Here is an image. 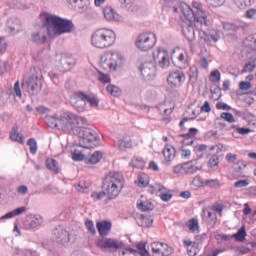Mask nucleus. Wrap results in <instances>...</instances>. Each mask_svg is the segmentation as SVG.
Segmentation results:
<instances>
[{
  "label": "nucleus",
  "mask_w": 256,
  "mask_h": 256,
  "mask_svg": "<svg viewBox=\"0 0 256 256\" xmlns=\"http://www.w3.org/2000/svg\"><path fill=\"white\" fill-rule=\"evenodd\" d=\"M40 19L43 23V27H46L48 37L53 35H63L65 33H71L75 29L73 21L63 19L59 16L51 15L44 12L40 15Z\"/></svg>",
  "instance_id": "f257e3e1"
},
{
  "label": "nucleus",
  "mask_w": 256,
  "mask_h": 256,
  "mask_svg": "<svg viewBox=\"0 0 256 256\" xmlns=\"http://www.w3.org/2000/svg\"><path fill=\"white\" fill-rule=\"evenodd\" d=\"M124 187L123 176L119 173H114L105 178L102 183L101 189L106 193L107 199L105 203L117 199L121 193V189Z\"/></svg>",
  "instance_id": "f03ea898"
},
{
  "label": "nucleus",
  "mask_w": 256,
  "mask_h": 256,
  "mask_svg": "<svg viewBox=\"0 0 256 256\" xmlns=\"http://www.w3.org/2000/svg\"><path fill=\"white\" fill-rule=\"evenodd\" d=\"M22 89L27 91L30 97H35L41 93L43 89V74L41 68L34 67L28 78L22 81Z\"/></svg>",
  "instance_id": "7ed1b4c3"
},
{
  "label": "nucleus",
  "mask_w": 256,
  "mask_h": 256,
  "mask_svg": "<svg viewBox=\"0 0 256 256\" xmlns=\"http://www.w3.org/2000/svg\"><path fill=\"white\" fill-rule=\"evenodd\" d=\"M186 19H194L196 23H200L202 27H211V19H209V13L203 9L201 2H193L192 8L187 6V10L184 12Z\"/></svg>",
  "instance_id": "20e7f679"
},
{
  "label": "nucleus",
  "mask_w": 256,
  "mask_h": 256,
  "mask_svg": "<svg viewBox=\"0 0 256 256\" xmlns=\"http://www.w3.org/2000/svg\"><path fill=\"white\" fill-rule=\"evenodd\" d=\"M116 39L117 35L115 32L105 28L96 30L91 36L92 45L97 49H107V47H111L115 44Z\"/></svg>",
  "instance_id": "39448f33"
},
{
  "label": "nucleus",
  "mask_w": 256,
  "mask_h": 256,
  "mask_svg": "<svg viewBox=\"0 0 256 256\" xmlns=\"http://www.w3.org/2000/svg\"><path fill=\"white\" fill-rule=\"evenodd\" d=\"M81 125H87V119L77 116L71 112H65L59 116V130L72 131L75 134V129Z\"/></svg>",
  "instance_id": "423d86ee"
},
{
  "label": "nucleus",
  "mask_w": 256,
  "mask_h": 256,
  "mask_svg": "<svg viewBox=\"0 0 256 256\" xmlns=\"http://www.w3.org/2000/svg\"><path fill=\"white\" fill-rule=\"evenodd\" d=\"M87 125H89V123L86 122V124H82L74 129V135L79 137L80 143H82L81 147H84L85 149L89 147L85 145L94 143V141H99V134H97L95 130L87 127Z\"/></svg>",
  "instance_id": "0eeeda50"
},
{
  "label": "nucleus",
  "mask_w": 256,
  "mask_h": 256,
  "mask_svg": "<svg viewBox=\"0 0 256 256\" xmlns=\"http://www.w3.org/2000/svg\"><path fill=\"white\" fill-rule=\"evenodd\" d=\"M155 43H157L155 34L151 32L142 33L136 40V47L141 51H149L155 47Z\"/></svg>",
  "instance_id": "6e6552de"
},
{
  "label": "nucleus",
  "mask_w": 256,
  "mask_h": 256,
  "mask_svg": "<svg viewBox=\"0 0 256 256\" xmlns=\"http://www.w3.org/2000/svg\"><path fill=\"white\" fill-rule=\"evenodd\" d=\"M53 236L54 241H56V243H60V245H65L69 243V241H71L72 239H75V237H73L71 233H69V231H67L65 227L61 225L54 228Z\"/></svg>",
  "instance_id": "1a4fd4ad"
},
{
  "label": "nucleus",
  "mask_w": 256,
  "mask_h": 256,
  "mask_svg": "<svg viewBox=\"0 0 256 256\" xmlns=\"http://www.w3.org/2000/svg\"><path fill=\"white\" fill-rule=\"evenodd\" d=\"M139 71L145 81H152L157 75V66H155V62H144L140 65Z\"/></svg>",
  "instance_id": "9d476101"
},
{
  "label": "nucleus",
  "mask_w": 256,
  "mask_h": 256,
  "mask_svg": "<svg viewBox=\"0 0 256 256\" xmlns=\"http://www.w3.org/2000/svg\"><path fill=\"white\" fill-rule=\"evenodd\" d=\"M96 245L97 247H100V249H114L115 251H117V249H123V247H125V244L123 242H120L119 240L113 238L105 237L98 239L96 241Z\"/></svg>",
  "instance_id": "9b49d317"
},
{
  "label": "nucleus",
  "mask_w": 256,
  "mask_h": 256,
  "mask_svg": "<svg viewBox=\"0 0 256 256\" xmlns=\"http://www.w3.org/2000/svg\"><path fill=\"white\" fill-rule=\"evenodd\" d=\"M87 94L83 91H76L74 92V96L72 98V105L74 108L79 111V113H83L85 108L87 107Z\"/></svg>",
  "instance_id": "f8f14e48"
},
{
  "label": "nucleus",
  "mask_w": 256,
  "mask_h": 256,
  "mask_svg": "<svg viewBox=\"0 0 256 256\" xmlns=\"http://www.w3.org/2000/svg\"><path fill=\"white\" fill-rule=\"evenodd\" d=\"M183 81H185V73L181 70H176L167 77V83L172 88L181 87Z\"/></svg>",
  "instance_id": "ddd939ff"
},
{
  "label": "nucleus",
  "mask_w": 256,
  "mask_h": 256,
  "mask_svg": "<svg viewBox=\"0 0 256 256\" xmlns=\"http://www.w3.org/2000/svg\"><path fill=\"white\" fill-rule=\"evenodd\" d=\"M205 26H202V28ZM201 28V33H202V39L205 41V43H211V41H213L214 43H217V41H219V39H221V33L219 32V30H215V29H206L203 30Z\"/></svg>",
  "instance_id": "4468645a"
},
{
  "label": "nucleus",
  "mask_w": 256,
  "mask_h": 256,
  "mask_svg": "<svg viewBox=\"0 0 256 256\" xmlns=\"http://www.w3.org/2000/svg\"><path fill=\"white\" fill-rule=\"evenodd\" d=\"M45 31H47V27H44L42 22L40 29L31 34L32 43H35L36 45L47 43V34H45Z\"/></svg>",
  "instance_id": "2eb2a0df"
},
{
  "label": "nucleus",
  "mask_w": 256,
  "mask_h": 256,
  "mask_svg": "<svg viewBox=\"0 0 256 256\" xmlns=\"http://www.w3.org/2000/svg\"><path fill=\"white\" fill-rule=\"evenodd\" d=\"M239 29H241V26L235 23H223L224 35H226V37H232V39H237V31H239Z\"/></svg>",
  "instance_id": "dca6fc26"
},
{
  "label": "nucleus",
  "mask_w": 256,
  "mask_h": 256,
  "mask_svg": "<svg viewBox=\"0 0 256 256\" xmlns=\"http://www.w3.org/2000/svg\"><path fill=\"white\" fill-rule=\"evenodd\" d=\"M43 223V218L41 216L28 215L24 221V227L26 229H35Z\"/></svg>",
  "instance_id": "f3484780"
},
{
  "label": "nucleus",
  "mask_w": 256,
  "mask_h": 256,
  "mask_svg": "<svg viewBox=\"0 0 256 256\" xmlns=\"http://www.w3.org/2000/svg\"><path fill=\"white\" fill-rule=\"evenodd\" d=\"M96 227L98 229V233H99L100 237H107V235H109V233H111L113 223H111V221L104 220L101 222H97Z\"/></svg>",
  "instance_id": "a211bd4d"
},
{
  "label": "nucleus",
  "mask_w": 256,
  "mask_h": 256,
  "mask_svg": "<svg viewBox=\"0 0 256 256\" xmlns=\"http://www.w3.org/2000/svg\"><path fill=\"white\" fill-rule=\"evenodd\" d=\"M106 55L108 57L109 69H112L113 71H115V69H117V67L121 65V61L123 60V57L119 53H113V52H110Z\"/></svg>",
  "instance_id": "6ab92c4d"
},
{
  "label": "nucleus",
  "mask_w": 256,
  "mask_h": 256,
  "mask_svg": "<svg viewBox=\"0 0 256 256\" xmlns=\"http://www.w3.org/2000/svg\"><path fill=\"white\" fill-rule=\"evenodd\" d=\"M173 64L178 69H187L189 67V60H187V54L181 52L178 56L172 58Z\"/></svg>",
  "instance_id": "aec40b11"
},
{
  "label": "nucleus",
  "mask_w": 256,
  "mask_h": 256,
  "mask_svg": "<svg viewBox=\"0 0 256 256\" xmlns=\"http://www.w3.org/2000/svg\"><path fill=\"white\" fill-rule=\"evenodd\" d=\"M182 33L189 41L195 40V24L190 20L188 24L182 27Z\"/></svg>",
  "instance_id": "412c9836"
},
{
  "label": "nucleus",
  "mask_w": 256,
  "mask_h": 256,
  "mask_svg": "<svg viewBox=\"0 0 256 256\" xmlns=\"http://www.w3.org/2000/svg\"><path fill=\"white\" fill-rule=\"evenodd\" d=\"M175 147L171 145H166L163 149V155L164 158L166 159L165 165L169 166L171 165V161L175 159Z\"/></svg>",
  "instance_id": "4be33fe9"
},
{
  "label": "nucleus",
  "mask_w": 256,
  "mask_h": 256,
  "mask_svg": "<svg viewBox=\"0 0 256 256\" xmlns=\"http://www.w3.org/2000/svg\"><path fill=\"white\" fill-rule=\"evenodd\" d=\"M104 17L107 21H121V16L113 10L111 7H107L103 10Z\"/></svg>",
  "instance_id": "5701e85b"
},
{
  "label": "nucleus",
  "mask_w": 256,
  "mask_h": 256,
  "mask_svg": "<svg viewBox=\"0 0 256 256\" xmlns=\"http://www.w3.org/2000/svg\"><path fill=\"white\" fill-rule=\"evenodd\" d=\"M17 131H19V126L15 124L12 127V132L10 133V139L12 141H16L17 143L24 144L25 138L23 137V135L19 134Z\"/></svg>",
  "instance_id": "b1692460"
},
{
  "label": "nucleus",
  "mask_w": 256,
  "mask_h": 256,
  "mask_svg": "<svg viewBox=\"0 0 256 256\" xmlns=\"http://www.w3.org/2000/svg\"><path fill=\"white\" fill-rule=\"evenodd\" d=\"M27 211V207L22 206L14 209L13 211H10L3 215L0 219H13V217H17V215H23Z\"/></svg>",
  "instance_id": "393cba45"
},
{
  "label": "nucleus",
  "mask_w": 256,
  "mask_h": 256,
  "mask_svg": "<svg viewBox=\"0 0 256 256\" xmlns=\"http://www.w3.org/2000/svg\"><path fill=\"white\" fill-rule=\"evenodd\" d=\"M101 159H103V153L101 151H95L90 158H86V163L87 165H97Z\"/></svg>",
  "instance_id": "a878e982"
},
{
  "label": "nucleus",
  "mask_w": 256,
  "mask_h": 256,
  "mask_svg": "<svg viewBox=\"0 0 256 256\" xmlns=\"http://www.w3.org/2000/svg\"><path fill=\"white\" fill-rule=\"evenodd\" d=\"M67 2L78 11L87 9V0H67Z\"/></svg>",
  "instance_id": "bb28decb"
},
{
  "label": "nucleus",
  "mask_w": 256,
  "mask_h": 256,
  "mask_svg": "<svg viewBox=\"0 0 256 256\" xmlns=\"http://www.w3.org/2000/svg\"><path fill=\"white\" fill-rule=\"evenodd\" d=\"M60 63L62 67L66 70L69 71V69H72V67H75V58L72 57H67L64 56L61 60Z\"/></svg>",
  "instance_id": "cd10ccee"
},
{
  "label": "nucleus",
  "mask_w": 256,
  "mask_h": 256,
  "mask_svg": "<svg viewBox=\"0 0 256 256\" xmlns=\"http://www.w3.org/2000/svg\"><path fill=\"white\" fill-rule=\"evenodd\" d=\"M158 53L161 55V60L159 61L160 67H162V69H167V67L171 65V62L169 61V54H167V51L161 52V50H159Z\"/></svg>",
  "instance_id": "c85d7f7f"
},
{
  "label": "nucleus",
  "mask_w": 256,
  "mask_h": 256,
  "mask_svg": "<svg viewBox=\"0 0 256 256\" xmlns=\"http://www.w3.org/2000/svg\"><path fill=\"white\" fill-rule=\"evenodd\" d=\"M45 123L48 127H51V129H59V117H57V115L47 116L45 118Z\"/></svg>",
  "instance_id": "c756f323"
},
{
  "label": "nucleus",
  "mask_w": 256,
  "mask_h": 256,
  "mask_svg": "<svg viewBox=\"0 0 256 256\" xmlns=\"http://www.w3.org/2000/svg\"><path fill=\"white\" fill-rule=\"evenodd\" d=\"M46 167L53 173H59V162L53 158L46 159Z\"/></svg>",
  "instance_id": "7c9ffc66"
},
{
  "label": "nucleus",
  "mask_w": 256,
  "mask_h": 256,
  "mask_svg": "<svg viewBox=\"0 0 256 256\" xmlns=\"http://www.w3.org/2000/svg\"><path fill=\"white\" fill-rule=\"evenodd\" d=\"M244 43L246 47H249V49H251V51H256V34H252L246 37Z\"/></svg>",
  "instance_id": "2f4dec72"
},
{
  "label": "nucleus",
  "mask_w": 256,
  "mask_h": 256,
  "mask_svg": "<svg viewBox=\"0 0 256 256\" xmlns=\"http://www.w3.org/2000/svg\"><path fill=\"white\" fill-rule=\"evenodd\" d=\"M188 76L192 83H197V79H199V68L192 66L188 72Z\"/></svg>",
  "instance_id": "473e14b6"
},
{
  "label": "nucleus",
  "mask_w": 256,
  "mask_h": 256,
  "mask_svg": "<svg viewBox=\"0 0 256 256\" xmlns=\"http://www.w3.org/2000/svg\"><path fill=\"white\" fill-rule=\"evenodd\" d=\"M165 243H161V242H154L151 244L152 247V253L155 256H161L163 253V246Z\"/></svg>",
  "instance_id": "72a5a7b5"
},
{
  "label": "nucleus",
  "mask_w": 256,
  "mask_h": 256,
  "mask_svg": "<svg viewBox=\"0 0 256 256\" xmlns=\"http://www.w3.org/2000/svg\"><path fill=\"white\" fill-rule=\"evenodd\" d=\"M185 225L188 227L191 233L199 231V221L195 218L190 219Z\"/></svg>",
  "instance_id": "f704fd0d"
},
{
  "label": "nucleus",
  "mask_w": 256,
  "mask_h": 256,
  "mask_svg": "<svg viewBox=\"0 0 256 256\" xmlns=\"http://www.w3.org/2000/svg\"><path fill=\"white\" fill-rule=\"evenodd\" d=\"M138 225L140 227H151L153 225V219L145 216V214H141Z\"/></svg>",
  "instance_id": "c9c22d12"
},
{
  "label": "nucleus",
  "mask_w": 256,
  "mask_h": 256,
  "mask_svg": "<svg viewBox=\"0 0 256 256\" xmlns=\"http://www.w3.org/2000/svg\"><path fill=\"white\" fill-rule=\"evenodd\" d=\"M185 175H193V173H197V171H199V167L195 166L193 164V161L190 162H186L185 163Z\"/></svg>",
  "instance_id": "e433bc0d"
},
{
  "label": "nucleus",
  "mask_w": 256,
  "mask_h": 256,
  "mask_svg": "<svg viewBox=\"0 0 256 256\" xmlns=\"http://www.w3.org/2000/svg\"><path fill=\"white\" fill-rule=\"evenodd\" d=\"M86 103H89L90 107H99V98L95 94H86Z\"/></svg>",
  "instance_id": "4c0bfd02"
},
{
  "label": "nucleus",
  "mask_w": 256,
  "mask_h": 256,
  "mask_svg": "<svg viewBox=\"0 0 256 256\" xmlns=\"http://www.w3.org/2000/svg\"><path fill=\"white\" fill-rule=\"evenodd\" d=\"M8 27L11 31H20L21 29V20L19 19H11L8 21Z\"/></svg>",
  "instance_id": "58836bf2"
},
{
  "label": "nucleus",
  "mask_w": 256,
  "mask_h": 256,
  "mask_svg": "<svg viewBox=\"0 0 256 256\" xmlns=\"http://www.w3.org/2000/svg\"><path fill=\"white\" fill-rule=\"evenodd\" d=\"M137 205L138 209L143 212L153 211L155 209V206L151 202H140Z\"/></svg>",
  "instance_id": "ea45409f"
},
{
  "label": "nucleus",
  "mask_w": 256,
  "mask_h": 256,
  "mask_svg": "<svg viewBox=\"0 0 256 256\" xmlns=\"http://www.w3.org/2000/svg\"><path fill=\"white\" fill-rule=\"evenodd\" d=\"M124 9L135 11V0H118Z\"/></svg>",
  "instance_id": "a19ab883"
},
{
  "label": "nucleus",
  "mask_w": 256,
  "mask_h": 256,
  "mask_svg": "<svg viewBox=\"0 0 256 256\" xmlns=\"http://www.w3.org/2000/svg\"><path fill=\"white\" fill-rule=\"evenodd\" d=\"M233 237L236 241H245V237H247V231L245 230V227L240 228L238 232L233 235Z\"/></svg>",
  "instance_id": "79ce46f5"
},
{
  "label": "nucleus",
  "mask_w": 256,
  "mask_h": 256,
  "mask_svg": "<svg viewBox=\"0 0 256 256\" xmlns=\"http://www.w3.org/2000/svg\"><path fill=\"white\" fill-rule=\"evenodd\" d=\"M131 140L129 139H121V140H118V143H117V146H118V149H120V151H123V149H129L131 148Z\"/></svg>",
  "instance_id": "37998d69"
},
{
  "label": "nucleus",
  "mask_w": 256,
  "mask_h": 256,
  "mask_svg": "<svg viewBox=\"0 0 256 256\" xmlns=\"http://www.w3.org/2000/svg\"><path fill=\"white\" fill-rule=\"evenodd\" d=\"M106 89L110 95H113V97H119V95H121V88L113 84H109Z\"/></svg>",
  "instance_id": "c03bdc74"
},
{
  "label": "nucleus",
  "mask_w": 256,
  "mask_h": 256,
  "mask_svg": "<svg viewBox=\"0 0 256 256\" xmlns=\"http://www.w3.org/2000/svg\"><path fill=\"white\" fill-rule=\"evenodd\" d=\"M131 167H134L135 169H145V161L142 159H134L130 162Z\"/></svg>",
  "instance_id": "a18cd8bd"
},
{
  "label": "nucleus",
  "mask_w": 256,
  "mask_h": 256,
  "mask_svg": "<svg viewBox=\"0 0 256 256\" xmlns=\"http://www.w3.org/2000/svg\"><path fill=\"white\" fill-rule=\"evenodd\" d=\"M27 145L30 147V153L35 155V153H37V140H35V138H30L27 141Z\"/></svg>",
  "instance_id": "49530a36"
},
{
  "label": "nucleus",
  "mask_w": 256,
  "mask_h": 256,
  "mask_svg": "<svg viewBox=\"0 0 256 256\" xmlns=\"http://www.w3.org/2000/svg\"><path fill=\"white\" fill-rule=\"evenodd\" d=\"M85 225H86V228L88 229L89 233H91V235L97 234V230L95 229V224L93 223V220L87 219L85 221Z\"/></svg>",
  "instance_id": "de8ad7c7"
},
{
  "label": "nucleus",
  "mask_w": 256,
  "mask_h": 256,
  "mask_svg": "<svg viewBox=\"0 0 256 256\" xmlns=\"http://www.w3.org/2000/svg\"><path fill=\"white\" fill-rule=\"evenodd\" d=\"M235 4L239 9H246V7H251V0H234Z\"/></svg>",
  "instance_id": "09e8293b"
},
{
  "label": "nucleus",
  "mask_w": 256,
  "mask_h": 256,
  "mask_svg": "<svg viewBox=\"0 0 256 256\" xmlns=\"http://www.w3.org/2000/svg\"><path fill=\"white\" fill-rule=\"evenodd\" d=\"M204 185L214 187V189H216L217 187H221V182L217 179H208L204 181Z\"/></svg>",
  "instance_id": "8fccbe9b"
},
{
  "label": "nucleus",
  "mask_w": 256,
  "mask_h": 256,
  "mask_svg": "<svg viewBox=\"0 0 256 256\" xmlns=\"http://www.w3.org/2000/svg\"><path fill=\"white\" fill-rule=\"evenodd\" d=\"M210 81L212 83H217V81H221V72L219 70H214L210 74Z\"/></svg>",
  "instance_id": "3c124183"
},
{
  "label": "nucleus",
  "mask_w": 256,
  "mask_h": 256,
  "mask_svg": "<svg viewBox=\"0 0 256 256\" xmlns=\"http://www.w3.org/2000/svg\"><path fill=\"white\" fill-rule=\"evenodd\" d=\"M217 165H219V156L212 155L208 161V167H210V169H213V167H217Z\"/></svg>",
  "instance_id": "603ef678"
},
{
  "label": "nucleus",
  "mask_w": 256,
  "mask_h": 256,
  "mask_svg": "<svg viewBox=\"0 0 256 256\" xmlns=\"http://www.w3.org/2000/svg\"><path fill=\"white\" fill-rule=\"evenodd\" d=\"M220 117L228 123H235V117H233V114H231L230 112H223Z\"/></svg>",
  "instance_id": "864d4df0"
},
{
  "label": "nucleus",
  "mask_w": 256,
  "mask_h": 256,
  "mask_svg": "<svg viewBox=\"0 0 256 256\" xmlns=\"http://www.w3.org/2000/svg\"><path fill=\"white\" fill-rule=\"evenodd\" d=\"M91 197L96 201H101V199H103L104 197H107V194L105 190L102 189L101 192H92Z\"/></svg>",
  "instance_id": "5fc2aeb1"
},
{
  "label": "nucleus",
  "mask_w": 256,
  "mask_h": 256,
  "mask_svg": "<svg viewBox=\"0 0 256 256\" xmlns=\"http://www.w3.org/2000/svg\"><path fill=\"white\" fill-rule=\"evenodd\" d=\"M72 159L73 161H86L87 158H85V155L81 152L77 153V150L72 153Z\"/></svg>",
  "instance_id": "6e6d98bb"
},
{
  "label": "nucleus",
  "mask_w": 256,
  "mask_h": 256,
  "mask_svg": "<svg viewBox=\"0 0 256 256\" xmlns=\"http://www.w3.org/2000/svg\"><path fill=\"white\" fill-rule=\"evenodd\" d=\"M185 169H186L185 163H182V164H178V165L174 166L173 171L176 174L185 175Z\"/></svg>",
  "instance_id": "4d7b16f0"
},
{
  "label": "nucleus",
  "mask_w": 256,
  "mask_h": 256,
  "mask_svg": "<svg viewBox=\"0 0 256 256\" xmlns=\"http://www.w3.org/2000/svg\"><path fill=\"white\" fill-rule=\"evenodd\" d=\"M170 255H173V249L169 247V245L164 243L161 256H170Z\"/></svg>",
  "instance_id": "13d9d810"
},
{
  "label": "nucleus",
  "mask_w": 256,
  "mask_h": 256,
  "mask_svg": "<svg viewBox=\"0 0 256 256\" xmlns=\"http://www.w3.org/2000/svg\"><path fill=\"white\" fill-rule=\"evenodd\" d=\"M199 133V130L197 128H190L188 133L186 134H180V137H195Z\"/></svg>",
  "instance_id": "bf43d9fd"
},
{
  "label": "nucleus",
  "mask_w": 256,
  "mask_h": 256,
  "mask_svg": "<svg viewBox=\"0 0 256 256\" xmlns=\"http://www.w3.org/2000/svg\"><path fill=\"white\" fill-rule=\"evenodd\" d=\"M239 89L241 91H249L251 89V82L249 81H242L239 83Z\"/></svg>",
  "instance_id": "052dcab7"
},
{
  "label": "nucleus",
  "mask_w": 256,
  "mask_h": 256,
  "mask_svg": "<svg viewBox=\"0 0 256 256\" xmlns=\"http://www.w3.org/2000/svg\"><path fill=\"white\" fill-rule=\"evenodd\" d=\"M255 67H256L255 64L248 62L245 64V66L242 70V73H247V71H249L251 73V72L255 71Z\"/></svg>",
  "instance_id": "680f3d73"
},
{
  "label": "nucleus",
  "mask_w": 256,
  "mask_h": 256,
  "mask_svg": "<svg viewBox=\"0 0 256 256\" xmlns=\"http://www.w3.org/2000/svg\"><path fill=\"white\" fill-rule=\"evenodd\" d=\"M249 185V179L245 180H238L234 183V187L241 188V187H247Z\"/></svg>",
  "instance_id": "e2e57ef3"
},
{
  "label": "nucleus",
  "mask_w": 256,
  "mask_h": 256,
  "mask_svg": "<svg viewBox=\"0 0 256 256\" xmlns=\"http://www.w3.org/2000/svg\"><path fill=\"white\" fill-rule=\"evenodd\" d=\"M212 7H221L225 4V0H207Z\"/></svg>",
  "instance_id": "0e129e2a"
},
{
  "label": "nucleus",
  "mask_w": 256,
  "mask_h": 256,
  "mask_svg": "<svg viewBox=\"0 0 256 256\" xmlns=\"http://www.w3.org/2000/svg\"><path fill=\"white\" fill-rule=\"evenodd\" d=\"M100 63L103 67V69H109V58L107 54L101 57Z\"/></svg>",
  "instance_id": "69168bd1"
},
{
  "label": "nucleus",
  "mask_w": 256,
  "mask_h": 256,
  "mask_svg": "<svg viewBox=\"0 0 256 256\" xmlns=\"http://www.w3.org/2000/svg\"><path fill=\"white\" fill-rule=\"evenodd\" d=\"M98 80L101 83H111V78L109 77V75L104 74V73H100Z\"/></svg>",
  "instance_id": "338daca9"
},
{
  "label": "nucleus",
  "mask_w": 256,
  "mask_h": 256,
  "mask_svg": "<svg viewBox=\"0 0 256 256\" xmlns=\"http://www.w3.org/2000/svg\"><path fill=\"white\" fill-rule=\"evenodd\" d=\"M246 17L247 19H256V9H249L247 12H246Z\"/></svg>",
  "instance_id": "774afa93"
}]
</instances>
